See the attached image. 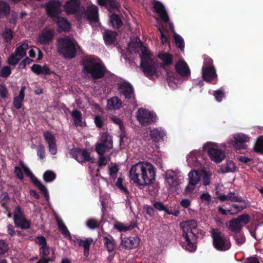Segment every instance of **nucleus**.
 Listing matches in <instances>:
<instances>
[{
  "label": "nucleus",
  "instance_id": "obj_1",
  "mask_svg": "<svg viewBox=\"0 0 263 263\" xmlns=\"http://www.w3.org/2000/svg\"><path fill=\"white\" fill-rule=\"evenodd\" d=\"M156 168L147 161L139 162L132 165L129 171L130 181L142 187L150 185L156 180Z\"/></svg>",
  "mask_w": 263,
  "mask_h": 263
},
{
  "label": "nucleus",
  "instance_id": "obj_2",
  "mask_svg": "<svg viewBox=\"0 0 263 263\" xmlns=\"http://www.w3.org/2000/svg\"><path fill=\"white\" fill-rule=\"evenodd\" d=\"M128 49L131 53L141 51L140 67L147 77L153 76L156 72L157 66L152 59V54L144 46L138 38L135 42H131L128 45Z\"/></svg>",
  "mask_w": 263,
  "mask_h": 263
},
{
  "label": "nucleus",
  "instance_id": "obj_3",
  "mask_svg": "<svg viewBox=\"0 0 263 263\" xmlns=\"http://www.w3.org/2000/svg\"><path fill=\"white\" fill-rule=\"evenodd\" d=\"M180 227L182 230L183 248L191 252H194L197 248V237L195 234L197 222L194 219L184 221L180 223Z\"/></svg>",
  "mask_w": 263,
  "mask_h": 263
},
{
  "label": "nucleus",
  "instance_id": "obj_4",
  "mask_svg": "<svg viewBox=\"0 0 263 263\" xmlns=\"http://www.w3.org/2000/svg\"><path fill=\"white\" fill-rule=\"evenodd\" d=\"M61 6L59 1L53 0L49 1L45 5L48 15L52 18H54V21L58 26L57 29L59 32L68 30L70 28L69 23L64 18L57 16L61 11Z\"/></svg>",
  "mask_w": 263,
  "mask_h": 263
},
{
  "label": "nucleus",
  "instance_id": "obj_5",
  "mask_svg": "<svg viewBox=\"0 0 263 263\" xmlns=\"http://www.w3.org/2000/svg\"><path fill=\"white\" fill-rule=\"evenodd\" d=\"M82 72L85 76L90 74L93 79H98L104 76L105 67L93 59H87L83 62Z\"/></svg>",
  "mask_w": 263,
  "mask_h": 263
},
{
  "label": "nucleus",
  "instance_id": "obj_6",
  "mask_svg": "<svg viewBox=\"0 0 263 263\" xmlns=\"http://www.w3.org/2000/svg\"><path fill=\"white\" fill-rule=\"evenodd\" d=\"M214 248L220 251H226L229 250L231 243L229 237L217 229H213L211 231Z\"/></svg>",
  "mask_w": 263,
  "mask_h": 263
},
{
  "label": "nucleus",
  "instance_id": "obj_7",
  "mask_svg": "<svg viewBox=\"0 0 263 263\" xmlns=\"http://www.w3.org/2000/svg\"><path fill=\"white\" fill-rule=\"evenodd\" d=\"M77 43L69 38H61L58 40V52L67 58H73L76 52Z\"/></svg>",
  "mask_w": 263,
  "mask_h": 263
},
{
  "label": "nucleus",
  "instance_id": "obj_8",
  "mask_svg": "<svg viewBox=\"0 0 263 263\" xmlns=\"http://www.w3.org/2000/svg\"><path fill=\"white\" fill-rule=\"evenodd\" d=\"M203 150L207 153L210 159L216 163H219L225 158L223 151L219 148L217 144L211 142H206L203 146Z\"/></svg>",
  "mask_w": 263,
  "mask_h": 263
},
{
  "label": "nucleus",
  "instance_id": "obj_9",
  "mask_svg": "<svg viewBox=\"0 0 263 263\" xmlns=\"http://www.w3.org/2000/svg\"><path fill=\"white\" fill-rule=\"evenodd\" d=\"M113 148L111 137L106 133H102L100 138L95 145V151L99 155H103Z\"/></svg>",
  "mask_w": 263,
  "mask_h": 263
},
{
  "label": "nucleus",
  "instance_id": "obj_10",
  "mask_svg": "<svg viewBox=\"0 0 263 263\" xmlns=\"http://www.w3.org/2000/svg\"><path fill=\"white\" fill-rule=\"evenodd\" d=\"M202 75L203 80L207 82H211L217 77L213 60L209 57H205L204 59L203 65L202 68Z\"/></svg>",
  "mask_w": 263,
  "mask_h": 263
},
{
  "label": "nucleus",
  "instance_id": "obj_11",
  "mask_svg": "<svg viewBox=\"0 0 263 263\" xmlns=\"http://www.w3.org/2000/svg\"><path fill=\"white\" fill-rule=\"evenodd\" d=\"M250 221V217L248 214H242L236 218L230 220L228 223V228L233 232H239L242 228L248 223Z\"/></svg>",
  "mask_w": 263,
  "mask_h": 263
},
{
  "label": "nucleus",
  "instance_id": "obj_12",
  "mask_svg": "<svg viewBox=\"0 0 263 263\" xmlns=\"http://www.w3.org/2000/svg\"><path fill=\"white\" fill-rule=\"evenodd\" d=\"M28 44L26 41L16 47L15 51L7 59V63L10 65H16L26 55V50L28 48Z\"/></svg>",
  "mask_w": 263,
  "mask_h": 263
},
{
  "label": "nucleus",
  "instance_id": "obj_13",
  "mask_svg": "<svg viewBox=\"0 0 263 263\" xmlns=\"http://www.w3.org/2000/svg\"><path fill=\"white\" fill-rule=\"evenodd\" d=\"M14 223L16 227L22 229H28L30 222L25 217L23 211L19 206H16L13 211Z\"/></svg>",
  "mask_w": 263,
  "mask_h": 263
},
{
  "label": "nucleus",
  "instance_id": "obj_14",
  "mask_svg": "<svg viewBox=\"0 0 263 263\" xmlns=\"http://www.w3.org/2000/svg\"><path fill=\"white\" fill-rule=\"evenodd\" d=\"M137 117L140 124L144 126L151 124L156 120L155 114L142 108L138 110Z\"/></svg>",
  "mask_w": 263,
  "mask_h": 263
},
{
  "label": "nucleus",
  "instance_id": "obj_15",
  "mask_svg": "<svg viewBox=\"0 0 263 263\" xmlns=\"http://www.w3.org/2000/svg\"><path fill=\"white\" fill-rule=\"evenodd\" d=\"M81 17L87 18L91 23L97 22L99 17L97 7L93 4L88 5L82 12Z\"/></svg>",
  "mask_w": 263,
  "mask_h": 263
},
{
  "label": "nucleus",
  "instance_id": "obj_16",
  "mask_svg": "<svg viewBox=\"0 0 263 263\" xmlns=\"http://www.w3.org/2000/svg\"><path fill=\"white\" fill-rule=\"evenodd\" d=\"M70 154L77 161L80 163L91 160L90 153L86 149H72Z\"/></svg>",
  "mask_w": 263,
  "mask_h": 263
},
{
  "label": "nucleus",
  "instance_id": "obj_17",
  "mask_svg": "<svg viewBox=\"0 0 263 263\" xmlns=\"http://www.w3.org/2000/svg\"><path fill=\"white\" fill-rule=\"evenodd\" d=\"M43 137L48 144L49 152L51 155H55L57 153V149L53 134L51 132L47 130L44 132Z\"/></svg>",
  "mask_w": 263,
  "mask_h": 263
},
{
  "label": "nucleus",
  "instance_id": "obj_18",
  "mask_svg": "<svg viewBox=\"0 0 263 263\" xmlns=\"http://www.w3.org/2000/svg\"><path fill=\"white\" fill-rule=\"evenodd\" d=\"M175 69L177 73L182 77L187 78L191 75V70L189 66L183 60H179L176 63Z\"/></svg>",
  "mask_w": 263,
  "mask_h": 263
},
{
  "label": "nucleus",
  "instance_id": "obj_19",
  "mask_svg": "<svg viewBox=\"0 0 263 263\" xmlns=\"http://www.w3.org/2000/svg\"><path fill=\"white\" fill-rule=\"evenodd\" d=\"M233 138L234 139V145L237 149L245 148L246 146L245 143L250 140V138L248 136L241 133L234 135Z\"/></svg>",
  "mask_w": 263,
  "mask_h": 263
},
{
  "label": "nucleus",
  "instance_id": "obj_20",
  "mask_svg": "<svg viewBox=\"0 0 263 263\" xmlns=\"http://www.w3.org/2000/svg\"><path fill=\"white\" fill-rule=\"evenodd\" d=\"M181 179L177 174L172 171H167L165 174V181L171 187H176L181 182Z\"/></svg>",
  "mask_w": 263,
  "mask_h": 263
},
{
  "label": "nucleus",
  "instance_id": "obj_21",
  "mask_svg": "<svg viewBox=\"0 0 263 263\" xmlns=\"http://www.w3.org/2000/svg\"><path fill=\"white\" fill-rule=\"evenodd\" d=\"M140 239L138 237L124 238L122 241V244L125 248L132 249L139 246Z\"/></svg>",
  "mask_w": 263,
  "mask_h": 263
},
{
  "label": "nucleus",
  "instance_id": "obj_22",
  "mask_svg": "<svg viewBox=\"0 0 263 263\" xmlns=\"http://www.w3.org/2000/svg\"><path fill=\"white\" fill-rule=\"evenodd\" d=\"M80 5V0H69L64 5V9L68 14H74L78 10Z\"/></svg>",
  "mask_w": 263,
  "mask_h": 263
},
{
  "label": "nucleus",
  "instance_id": "obj_23",
  "mask_svg": "<svg viewBox=\"0 0 263 263\" xmlns=\"http://www.w3.org/2000/svg\"><path fill=\"white\" fill-rule=\"evenodd\" d=\"M240 201H237L238 204H234L232 205V213L233 215L237 214L238 212L242 211L245 209L249 206V202L248 200H245L242 198L239 199Z\"/></svg>",
  "mask_w": 263,
  "mask_h": 263
},
{
  "label": "nucleus",
  "instance_id": "obj_24",
  "mask_svg": "<svg viewBox=\"0 0 263 263\" xmlns=\"http://www.w3.org/2000/svg\"><path fill=\"white\" fill-rule=\"evenodd\" d=\"M74 242L78 244L80 247L84 248V255H88L90 249V246L93 243V240L92 238H87L85 239L77 238Z\"/></svg>",
  "mask_w": 263,
  "mask_h": 263
},
{
  "label": "nucleus",
  "instance_id": "obj_25",
  "mask_svg": "<svg viewBox=\"0 0 263 263\" xmlns=\"http://www.w3.org/2000/svg\"><path fill=\"white\" fill-rule=\"evenodd\" d=\"M119 90L126 99H132L134 98L133 87L129 84H122L119 87Z\"/></svg>",
  "mask_w": 263,
  "mask_h": 263
},
{
  "label": "nucleus",
  "instance_id": "obj_26",
  "mask_svg": "<svg viewBox=\"0 0 263 263\" xmlns=\"http://www.w3.org/2000/svg\"><path fill=\"white\" fill-rule=\"evenodd\" d=\"M154 8L156 12L158 13L161 18L167 23L169 21V17L165 12L164 6L160 2H157L154 3Z\"/></svg>",
  "mask_w": 263,
  "mask_h": 263
},
{
  "label": "nucleus",
  "instance_id": "obj_27",
  "mask_svg": "<svg viewBox=\"0 0 263 263\" xmlns=\"http://www.w3.org/2000/svg\"><path fill=\"white\" fill-rule=\"evenodd\" d=\"M53 31L51 30H44L39 37V42L43 44H48L53 38Z\"/></svg>",
  "mask_w": 263,
  "mask_h": 263
},
{
  "label": "nucleus",
  "instance_id": "obj_28",
  "mask_svg": "<svg viewBox=\"0 0 263 263\" xmlns=\"http://www.w3.org/2000/svg\"><path fill=\"white\" fill-rule=\"evenodd\" d=\"M31 69L32 72L38 75L41 74L47 75L50 73L49 68L46 65L42 66L40 65L34 64L31 66Z\"/></svg>",
  "mask_w": 263,
  "mask_h": 263
},
{
  "label": "nucleus",
  "instance_id": "obj_29",
  "mask_svg": "<svg viewBox=\"0 0 263 263\" xmlns=\"http://www.w3.org/2000/svg\"><path fill=\"white\" fill-rule=\"evenodd\" d=\"M121 105V101L117 97H112L107 101V107L110 110L119 109Z\"/></svg>",
  "mask_w": 263,
  "mask_h": 263
},
{
  "label": "nucleus",
  "instance_id": "obj_30",
  "mask_svg": "<svg viewBox=\"0 0 263 263\" xmlns=\"http://www.w3.org/2000/svg\"><path fill=\"white\" fill-rule=\"evenodd\" d=\"M25 86L22 87L19 92V96L14 99L13 105L16 109H20L22 107V103L25 97Z\"/></svg>",
  "mask_w": 263,
  "mask_h": 263
},
{
  "label": "nucleus",
  "instance_id": "obj_31",
  "mask_svg": "<svg viewBox=\"0 0 263 263\" xmlns=\"http://www.w3.org/2000/svg\"><path fill=\"white\" fill-rule=\"evenodd\" d=\"M158 56L162 61L163 66H167L172 64L173 56L170 53L163 52L159 53Z\"/></svg>",
  "mask_w": 263,
  "mask_h": 263
},
{
  "label": "nucleus",
  "instance_id": "obj_32",
  "mask_svg": "<svg viewBox=\"0 0 263 263\" xmlns=\"http://www.w3.org/2000/svg\"><path fill=\"white\" fill-rule=\"evenodd\" d=\"M57 222L59 228V229L61 232L62 234L66 237L71 239V237L70 233L68 230L67 227L64 223L63 221L60 218H57Z\"/></svg>",
  "mask_w": 263,
  "mask_h": 263
},
{
  "label": "nucleus",
  "instance_id": "obj_33",
  "mask_svg": "<svg viewBox=\"0 0 263 263\" xmlns=\"http://www.w3.org/2000/svg\"><path fill=\"white\" fill-rule=\"evenodd\" d=\"M116 33L111 30H106L103 34L104 40L106 44H111L113 43L115 40Z\"/></svg>",
  "mask_w": 263,
  "mask_h": 263
},
{
  "label": "nucleus",
  "instance_id": "obj_34",
  "mask_svg": "<svg viewBox=\"0 0 263 263\" xmlns=\"http://www.w3.org/2000/svg\"><path fill=\"white\" fill-rule=\"evenodd\" d=\"M164 135V132L161 129H154L151 131V137L156 142H158L162 140Z\"/></svg>",
  "mask_w": 263,
  "mask_h": 263
},
{
  "label": "nucleus",
  "instance_id": "obj_35",
  "mask_svg": "<svg viewBox=\"0 0 263 263\" xmlns=\"http://www.w3.org/2000/svg\"><path fill=\"white\" fill-rule=\"evenodd\" d=\"M236 170V167L234 163L232 161H228L226 164L221 166L220 172L222 173L233 172Z\"/></svg>",
  "mask_w": 263,
  "mask_h": 263
},
{
  "label": "nucleus",
  "instance_id": "obj_36",
  "mask_svg": "<svg viewBox=\"0 0 263 263\" xmlns=\"http://www.w3.org/2000/svg\"><path fill=\"white\" fill-rule=\"evenodd\" d=\"M188 176L190 183L193 185H196L200 180V175L196 171H191L189 173Z\"/></svg>",
  "mask_w": 263,
  "mask_h": 263
},
{
  "label": "nucleus",
  "instance_id": "obj_37",
  "mask_svg": "<svg viewBox=\"0 0 263 263\" xmlns=\"http://www.w3.org/2000/svg\"><path fill=\"white\" fill-rule=\"evenodd\" d=\"M72 117L73 119V122L76 126H82V114L78 110H75L72 112Z\"/></svg>",
  "mask_w": 263,
  "mask_h": 263
},
{
  "label": "nucleus",
  "instance_id": "obj_38",
  "mask_svg": "<svg viewBox=\"0 0 263 263\" xmlns=\"http://www.w3.org/2000/svg\"><path fill=\"white\" fill-rule=\"evenodd\" d=\"M110 22L112 26L114 28H116L120 27L122 25V23L120 18L118 15L116 14H112L110 17Z\"/></svg>",
  "mask_w": 263,
  "mask_h": 263
},
{
  "label": "nucleus",
  "instance_id": "obj_39",
  "mask_svg": "<svg viewBox=\"0 0 263 263\" xmlns=\"http://www.w3.org/2000/svg\"><path fill=\"white\" fill-rule=\"evenodd\" d=\"M9 12L10 7L7 3L0 1V17L8 15Z\"/></svg>",
  "mask_w": 263,
  "mask_h": 263
},
{
  "label": "nucleus",
  "instance_id": "obj_40",
  "mask_svg": "<svg viewBox=\"0 0 263 263\" xmlns=\"http://www.w3.org/2000/svg\"><path fill=\"white\" fill-rule=\"evenodd\" d=\"M33 183L39 189V190L43 193L47 199L49 198V194L46 187L36 178L33 180Z\"/></svg>",
  "mask_w": 263,
  "mask_h": 263
},
{
  "label": "nucleus",
  "instance_id": "obj_41",
  "mask_svg": "<svg viewBox=\"0 0 263 263\" xmlns=\"http://www.w3.org/2000/svg\"><path fill=\"white\" fill-rule=\"evenodd\" d=\"M100 225V222L95 218H90L86 222V226L90 229L98 228Z\"/></svg>",
  "mask_w": 263,
  "mask_h": 263
},
{
  "label": "nucleus",
  "instance_id": "obj_42",
  "mask_svg": "<svg viewBox=\"0 0 263 263\" xmlns=\"http://www.w3.org/2000/svg\"><path fill=\"white\" fill-rule=\"evenodd\" d=\"M104 244L108 251L111 252L115 248L114 241L112 238H109L107 237H104Z\"/></svg>",
  "mask_w": 263,
  "mask_h": 263
},
{
  "label": "nucleus",
  "instance_id": "obj_43",
  "mask_svg": "<svg viewBox=\"0 0 263 263\" xmlns=\"http://www.w3.org/2000/svg\"><path fill=\"white\" fill-rule=\"evenodd\" d=\"M38 53L37 60H40L42 58V53L41 51L36 47H32L29 51V54L31 58H35L36 53Z\"/></svg>",
  "mask_w": 263,
  "mask_h": 263
},
{
  "label": "nucleus",
  "instance_id": "obj_44",
  "mask_svg": "<svg viewBox=\"0 0 263 263\" xmlns=\"http://www.w3.org/2000/svg\"><path fill=\"white\" fill-rule=\"evenodd\" d=\"M154 207L158 211H165L167 214H172L168 209L163 204L162 202L156 201L153 203Z\"/></svg>",
  "mask_w": 263,
  "mask_h": 263
},
{
  "label": "nucleus",
  "instance_id": "obj_45",
  "mask_svg": "<svg viewBox=\"0 0 263 263\" xmlns=\"http://www.w3.org/2000/svg\"><path fill=\"white\" fill-rule=\"evenodd\" d=\"M199 155V152L197 151H192L187 157V161L190 164H193L196 160L197 156Z\"/></svg>",
  "mask_w": 263,
  "mask_h": 263
},
{
  "label": "nucleus",
  "instance_id": "obj_46",
  "mask_svg": "<svg viewBox=\"0 0 263 263\" xmlns=\"http://www.w3.org/2000/svg\"><path fill=\"white\" fill-rule=\"evenodd\" d=\"M43 177L46 182H51L55 178V174L51 171H47L44 173Z\"/></svg>",
  "mask_w": 263,
  "mask_h": 263
},
{
  "label": "nucleus",
  "instance_id": "obj_47",
  "mask_svg": "<svg viewBox=\"0 0 263 263\" xmlns=\"http://www.w3.org/2000/svg\"><path fill=\"white\" fill-rule=\"evenodd\" d=\"M234 239L236 244L241 246L246 241V238L243 234L237 233L234 236Z\"/></svg>",
  "mask_w": 263,
  "mask_h": 263
},
{
  "label": "nucleus",
  "instance_id": "obj_48",
  "mask_svg": "<svg viewBox=\"0 0 263 263\" xmlns=\"http://www.w3.org/2000/svg\"><path fill=\"white\" fill-rule=\"evenodd\" d=\"M254 150L258 153L263 152V137H260L257 139L254 146Z\"/></svg>",
  "mask_w": 263,
  "mask_h": 263
},
{
  "label": "nucleus",
  "instance_id": "obj_49",
  "mask_svg": "<svg viewBox=\"0 0 263 263\" xmlns=\"http://www.w3.org/2000/svg\"><path fill=\"white\" fill-rule=\"evenodd\" d=\"M174 36L176 45L179 48L183 49L184 48V43L182 38L175 32H174Z\"/></svg>",
  "mask_w": 263,
  "mask_h": 263
},
{
  "label": "nucleus",
  "instance_id": "obj_50",
  "mask_svg": "<svg viewBox=\"0 0 263 263\" xmlns=\"http://www.w3.org/2000/svg\"><path fill=\"white\" fill-rule=\"evenodd\" d=\"M117 186L124 194H128V191L126 186L123 185V179L121 178H119L116 182Z\"/></svg>",
  "mask_w": 263,
  "mask_h": 263
},
{
  "label": "nucleus",
  "instance_id": "obj_51",
  "mask_svg": "<svg viewBox=\"0 0 263 263\" xmlns=\"http://www.w3.org/2000/svg\"><path fill=\"white\" fill-rule=\"evenodd\" d=\"M200 198L202 202L204 203L206 205H209L211 201V196L208 193L202 194Z\"/></svg>",
  "mask_w": 263,
  "mask_h": 263
},
{
  "label": "nucleus",
  "instance_id": "obj_52",
  "mask_svg": "<svg viewBox=\"0 0 263 263\" xmlns=\"http://www.w3.org/2000/svg\"><path fill=\"white\" fill-rule=\"evenodd\" d=\"M3 36L4 40L6 42H10L13 37L12 32L11 30L9 29H5V30L4 31L3 33Z\"/></svg>",
  "mask_w": 263,
  "mask_h": 263
},
{
  "label": "nucleus",
  "instance_id": "obj_53",
  "mask_svg": "<svg viewBox=\"0 0 263 263\" xmlns=\"http://www.w3.org/2000/svg\"><path fill=\"white\" fill-rule=\"evenodd\" d=\"M11 72V68L8 66H5L0 71V76L3 78L8 77Z\"/></svg>",
  "mask_w": 263,
  "mask_h": 263
},
{
  "label": "nucleus",
  "instance_id": "obj_54",
  "mask_svg": "<svg viewBox=\"0 0 263 263\" xmlns=\"http://www.w3.org/2000/svg\"><path fill=\"white\" fill-rule=\"evenodd\" d=\"M114 227L115 229L118 230V231H127L130 229V227L129 226H126L120 222H117L115 224Z\"/></svg>",
  "mask_w": 263,
  "mask_h": 263
},
{
  "label": "nucleus",
  "instance_id": "obj_55",
  "mask_svg": "<svg viewBox=\"0 0 263 263\" xmlns=\"http://www.w3.org/2000/svg\"><path fill=\"white\" fill-rule=\"evenodd\" d=\"M49 248L47 246H42L40 248V254L42 258H46L49 254Z\"/></svg>",
  "mask_w": 263,
  "mask_h": 263
},
{
  "label": "nucleus",
  "instance_id": "obj_56",
  "mask_svg": "<svg viewBox=\"0 0 263 263\" xmlns=\"http://www.w3.org/2000/svg\"><path fill=\"white\" fill-rule=\"evenodd\" d=\"M241 197L238 196L234 192H230L228 194V201L235 202L237 201H240L239 199Z\"/></svg>",
  "mask_w": 263,
  "mask_h": 263
},
{
  "label": "nucleus",
  "instance_id": "obj_57",
  "mask_svg": "<svg viewBox=\"0 0 263 263\" xmlns=\"http://www.w3.org/2000/svg\"><path fill=\"white\" fill-rule=\"evenodd\" d=\"M212 176V173L209 172H204L203 178V182L204 185H207L210 183V178Z\"/></svg>",
  "mask_w": 263,
  "mask_h": 263
},
{
  "label": "nucleus",
  "instance_id": "obj_58",
  "mask_svg": "<svg viewBox=\"0 0 263 263\" xmlns=\"http://www.w3.org/2000/svg\"><path fill=\"white\" fill-rule=\"evenodd\" d=\"M45 147L41 144L38 145L37 148V155L42 159H43L45 157Z\"/></svg>",
  "mask_w": 263,
  "mask_h": 263
},
{
  "label": "nucleus",
  "instance_id": "obj_59",
  "mask_svg": "<svg viewBox=\"0 0 263 263\" xmlns=\"http://www.w3.org/2000/svg\"><path fill=\"white\" fill-rule=\"evenodd\" d=\"M214 95L216 99V100L218 102H220L222 101L223 98L224 97V92L220 90H218L215 91L214 93Z\"/></svg>",
  "mask_w": 263,
  "mask_h": 263
},
{
  "label": "nucleus",
  "instance_id": "obj_60",
  "mask_svg": "<svg viewBox=\"0 0 263 263\" xmlns=\"http://www.w3.org/2000/svg\"><path fill=\"white\" fill-rule=\"evenodd\" d=\"M8 250V245L3 240H0V255L6 253Z\"/></svg>",
  "mask_w": 263,
  "mask_h": 263
},
{
  "label": "nucleus",
  "instance_id": "obj_61",
  "mask_svg": "<svg viewBox=\"0 0 263 263\" xmlns=\"http://www.w3.org/2000/svg\"><path fill=\"white\" fill-rule=\"evenodd\" d=\"M32 60L28 58L24 59L19 64V68L21 69L25 68L26 66L28 64H30Z\"/></svg>",
  "mask_w": 263,
  "mask_h": 263
},
{
  "label": "nucleus",
  "instance_id": "obj_62",
  "mask_svg": "<svg viewBox=\"0 0 263 263\" xmlns=\"http://www.w3.org/2000/svg\"><path fill=\"white\" fill-rule=\"evenodd\" d=\"M21 167L23 169L25 173L29 177L32 178L33 177V174L30 169L23 162L20 163Z\"/></svg>",
  "mask_w": 263,
  "mask_h": 263
},
{
  "label": "nucleus",
  "instance_id": "obj_63",
  "mask_svg": "<svg viewBox=\"0 0 263 263\" xmlns=\"http://www.w3.org/2000/svg\"><path fill=\"white\" fill-rule=\"evenodd\" d=\"M21 167L23 169L25 173L29 177L32 178L33 177V174L30 169L23 162L20 163Z\"/></svg>",
  "mask_w": 263,
  "mask_h": 263
},
{
  "label": "nucleus",
  "instance_id": "obj_64",
  "mask_svg": "<svg viewBox=\"0 0 263 263\" xmlns=\"http://www.w3.org/2000/svg\"><path fill=\"white\" fill-rule=\"evenodd\" d=\"M218 212L223 215H233L232 213V209L225 210L221 206L218 208Z\"/></svg>",
  "mask_w": 263,
  "mask_h": 263
}]
</instances>
